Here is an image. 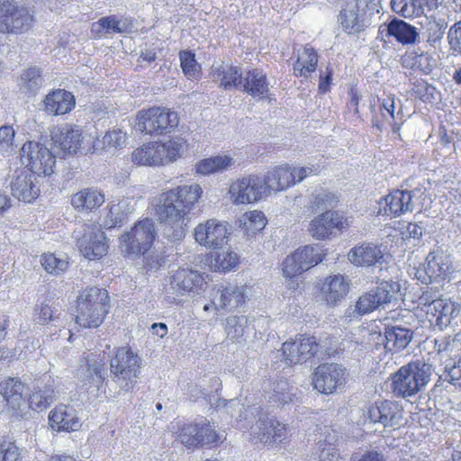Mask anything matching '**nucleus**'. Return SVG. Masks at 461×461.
Listing matches in <instances>:
<instances>
[{"label": "nucleus", "instance_id": "14", "mask_svg": "<svg viewBox=\"0 0 461 461\" xmlns=\"http://www.w3.org/2000/svg\"><path fill=\"white\" fill-rule=\"evenodd\" d=\"M366 416L370 422L379 423L385 429L395 430L405 423L402 407L393 401L375 402L368 407Z\"/></svg>", "mask_w": 461, "mask_h": 461}, {"label": "nucleus", "instance_id": "57", "mask_svg": "<svg viewBox=\"0 0 461 461\" xmlns=\"http://www.w3.org/2000/svg\"><path fill=\"white\" fill-rule=\"evenodd\" d=\"M439 378L448 382L456 390L461 392V357L453 365L446 364L444 373Z\"/></svg>", "mask_w": 461, "mask_h": 461}, {"label": "nucleus", "instance_id": "58", "mask_svg": "<svg viewBox=\"0 0 461 461\" xmlns=\"http://www.w3.org/2000/svg\"><path fill=\"white\" fill-rule=\"evenodd\" d=\"M300 348L295 339L293 341H285L282 346V356L283 360L287 365H298L303 364L304 359H301V354L299 353Z\"/></svg>", "mask_w": 461, "mask_h": 461}, {"label": "nucleus", "instance_id": "21", "mask_svg": "<svg viewBox=\"0 0 461 461\" xmlns=\"http://www.w3.org/2000/svg\"><path fill=\"white\" fill-rule=\"evenodd\" d=\"M247 285H218L213 288L211 297L214 309L217 311H232L242 306L248 298Z\"/></svg>", "mask_w": 461, "mask_h": 461}, {"label": "nucleus", "instance_id": "63", "mask_svg": "<svg viewBox=\"0 0 461 461\" xmlns=\"http://www.w3.org/2000/svg\"><path fill=\"white\" fill-rule=\"evenodd\" d=\"M21 453L14 441L4 438L0 442V461H20Z\"/></svg>", "mask_w": 461, "mask_h": 461}, {"label": "nucleus", "instance_id": "44", "mask_svg": "<svg viewBox=\"0 0 461 461\" xmlns=\"http://www.w3.org/2000/svg\"><path fill=\"white\" fill-rule=\"evenodd\" d=\"M339 203L338 196L327 190H320L312 194L309 210L312 213L332 211Z\"/></svg>", "mask_w": 461, "mask_h": 461}, {"label": "nucleus", "instance_id": "8", "mask_svg": "<svg viewBox=\"0 0 461 461\" xmlns=\"http://www.w3.org/2000/svg\"><path fill=\"white\" fill-rule=\"evenodd\" d=\"M138 128L149 135H164L173 131L178 125L176 112L160 106L142 109L137 113Z\"/></svg>", "mask_w": 461, "mask_h": 461}, {"label": "nucleus", "instance_id": "34", "mask_svg": "<svg viewBox=\"0 0 461 461\" xmlns=\"http://www.w3.org/2000/svg\"><path fill=\"white\" fill-rule=\"evenodd\" d=\"M410 195L408 191L394 190L380 202V212L386 215L398 217L410 212Z\"/></svg>", "mask_w": 461, "mask_h": 461}, {"label": "nucleus", "instance_id": "61", "mask_svg": "<svg viewBox=\"0 0 461 461\" xmlns=\"http://www.w3.org/2000/svg\"><path fill=\"white\" fill-rule=\"evenodd\" d=\"M196 424L198 425L197 439L199 441V447L218 443L220 437L212 425L209 422Z\"/></svg>", "mask_w": 461, "mask_h": 461}, {"label": "nucleus", "instance_id": "3", "mask_svg": "<svg viewBox=\"0 0 461 461\" xmlns=\"http://www.w3.org/2000/svg\"><path fill=\"white\" fill-rule=\"evenodd\" d=\"M187 149L182 138H174L166 142L150 141L135 149L131 160L137 166L158 167L176 161Z\"/></svg>", "mask_w": 461, "mask_h": 461}, {"label": "nucleus", "instance_id": "15", "mask_svg": "<svg viewBox=\"0 0 461 461\" xmlns=\"http://www.w3.org/2000/svg\"><path fill=\"white\" fill-rule=\"evenodd\" d=\"M80 253L90 260L103 258L108 250L107 238L96 224H85L80 236H76Z\"/></svg>", "mask_w": 461, "mask_h": 461}, {"label": "nucleus", "instance_id": "30", "mask_svg": "<svg viewBox=\"0 0 461 461\" xmlns=\"http://www.w3.org/2000/svg\"><path fill=\"white\" fill-rule=\"evenodd\" d=\"M262 179L266 183L267 193L270 191H283L295 185V175L288 165H281L270 168Z\"/></svg>", "mask_w": 461, "mask_h": 461}, {"label": "nucleus", "instance_id": "40", "mask_svg": "<svg viewBox=\"0 0 461 461\" xmlns=\"http://www.w3.org/2000/svg\"><path fill=\"white\" fill-rule=\"evenodd\" d=\"M234 160L227 155H219L202 159L196 164V172L207 176L217 172H222L232 166Z\"/></svg>", "mask_w": 461, "mask_h": 461}, {"label": "nucleus", "instance_id": "28", "mask_svg": "<svg viewBox=\"0 0 461 461\" xmlns=\"http://www.w3.org/2000/svg\"><path fill=\"white\" fill-rule=\"evenodd\" d=\"M451 269V260L449 256L444 254L443 252H430L426 259V266L424 268V272L426 276L421 277L420 276L418 278L422 282H429L437 281L438 279H445Z\"/></svg>", "mask_w": 461, "mask_h": 461}, {"label": "nucleus", "instance_id": "11", "mask_svg": "<svg viewBox=\"0 0 461 461\" xmlns=\"http://www.w3.org/2000/svg\"><path fill=\"white\" fill-rule=\"evenodd\" d=\"M21 158L32 174L50 176L56 164V158L43 144L28 141L21 149Z\"/></svg>", "mask_w": 461, "mask_h": 461}, {"label": "nucleus", "instance_id": "53", "mask_svg": "<svg viewBox=\"0 0 461 461\" xmlns=\"http://www.w3.org/2000/svg\"><path fill=\"white\" fill-rule=\"evenodd\" d=\"M123 30L122 23L114 15L102 17L92 25V32L96 34L120 33L122 32Z\"/></svg>", "mask_w": 461, "mask_h": 461}, {"label": "nucleus", "instance_id": "51", "mask_svg": "<svg viewBox=\"0 0 461 461\" xmlns=\"http://www.w3.org/2000/svg\"><path fill=\"white\" fill-rule=\"evenodd\" d=\"M41 263L48 273L56 276L63 274L69 266L67 258H59L52 253L43 254Z\"/></svg>", "mask_w": 461, "mask_h": 461}, {"label": "nucleus", "instance_id": "29", "mask_svg": "<svg viewBox=\"0 0 461 461\" xmlns=\"http://www.w3.org/2000/svg\"><path fill=\"white\" fill-rule=\"evenodd\" d=\"M240 89L253 98L259 100L267 98L269 92V84L266 74L258 68L249 69L243 74Z\"/></svg>", "mask_w": 461, "mask_h": 461}, {"label": "nucleus", "instance_id": "25", "mask_svg": "<svg viewBox=\"0 0 461 461\" xmlns=\"http://www.w3.org/2000/svg\"><path fill=\"white\" fill-rule=\"evenodd\" d=\"M429 309L431 312L427 320L439 330L448 327L460 313V305L449 299L439 298Z\"/></svg>", "mask_w": 461, "mask_h": 461}, {"label": "nucleus", "instance_id": "47", "mask_svg": "<svg viewBox=\"0 0 461 461\" xmlns=\"http://www.w3.org/2000/svg\"><path fill=\"white\" fill-rule=\"evenodd\" d=\"M426 25V41L431 47H436L440 43L447 28V23L444 18L434 17L427 18Z\"/></svg>", "mask_w": 461, "mask_h": 461}, {"label": "nucleus", "instance_id": "10", "mask_svg": "<svg viewBox=\"0 0 461 461\" xmlns=\"http://www.w3.org/2000/svg\"><path fill=\"white\" fill-rule=\"evenodd\" d=\"M33 17L28 8L15 0H0V32L22 34L32 25Z\"/></svg>", "mask_w": 461, "mask_h": 461}, {"label": "nucleus", "instance_id": "62", "mask_svg": "<svg viewBox=\"0 0 461 461\" xmlns=\"http://www.w3.org/2000/svg\"><path fill=\"white\" fill-rule=\"evenodd\" d=\"M198 425L194 424H184L179 432V439L182 444L186 447H199L198 441Z\"/></svg>", "mask_w": 461, "mask_h": 461}, {"label": "nucleus", "instance_id": "1", "mask_svg": "<svg viewBox=\"0 0 461 461\" xmlns=\"http://www.w3.org/2000/svg\"><path fill=\"white\" fill-rule=\"evenodd\" d=\"M203 194L198 184L178 185L163 191L155 204V215L163 236L170 242L182 240L186 234L189 214Z\"/></svg>", "mask_w": 461, "mask_h": 461}, {"label": "nucleus", "instance_id": "13", "mask_svg": "<svg viewBox=\"0 0 461 461\" xmlns=\"http://www.w3.org/2000/svg\"><path fill=\"white\" fill-rule=\"evenodd\" d=\"M348 372L336 363H326L317 366L312 376V385L321 393L331 394L347 383Z\"/></svg>", "mask_w": 461, "mask_h": 461}, {"label": "nucleus", "instance_id": "54", "mask_svg": "<svg viewBox=\"0 0 461 461\" xmlns=\"http://www.w3.org/2000/svg\"><path fill=\"white\" fill-rule=\"evenodd\" d=\"M392 11L405 19L420 18L414 0H391Z\"/></svg>", "mask_w": 461, "mask_h": 461}, {"label": "nucleus", "instance_id": "5", "mask_svg": "<svg viewBox=\"0 0 461 461\" xmlns=\"http://www.w3.org/2000/svg\"><path fill=\"white\" fill-rule=\"evenodd\" d=\"M431 375L432 366L424 359L411 361L393 375V393L402 398L413 396L427 385Z\"/></svg>", "mask_w": 461, "mask_h": 461}, {"label": "nucleus", "instance_id": "16", "mask_svg": "<svg viewBox=\"0 0 461 461\" xmlns=\"http://www.w3.org/2000/svg\"><path fill=\"white\" fill-rule=\"evenodd\" d=\"M228 194L234 204L255 203L267 194L266 183L258 176L242 177L230 184Z\"/></svg>", "mask_w": 461, "mask_h": 461}, {"label": "nucleus", "instance_id": "6", "mask_svg": "<svg viewBox=\"0 0 461 461\" xmlns=\"http://www.w3.org/2000/svg\"><path fill=\"white\" fill-rule=\"evenodd\" d=\"M141 358L129 347H122L116 350L110 361V371L113 381L121 390L130 392L138 383L140 375Z\"/></svg>", "mask_w": 461, "mask_h": 461}, {"label": "nucleus", "instance_id": "20", "mask_svg": "<svg viewBox=\"0 0 461 461\" xmlns=\"http://www.w3.org/2000/svg\"><path fill=\"white\" fill-rule=\"evenodd\" d=\"M230 232L226 222L210 219L194 228L195 241L208 249H219L226 242Z\"/></svg>", "mask_w": 461, "mask_h": 461}, {"label": "nucleus", "instance_id": "4", "mask_svg": "<svg viewBox=\"0 0 461 461\" xmlns=\"http://www.w3.org/2000/svg\"><path fill=\"white\" fill-rule=\"evenodd\" d=\"M109 295L96 286L84 289L77 301L76 323L82 328H97L108 312Z\"/></svg>", "mask_w": 461, "mask_h": 461}, {"label": "nucleus", "instance_id": "32", "mask_svg": "<svg viewBox=\"0 0 461 461\" xmlns=\"http://www.w3.org/2000/svg\"><path fill=\"white\" fill-rule=\"evenodd\" d=\"M52 140L64 153H77L84 140L82 131L78 126L65 125L57 130Z\"/></svg>", "mask_w": 461, "mask_h": 461}, {"label": "nucleus", "instance_id": "33", "mask_svg": "<svg viewBox=\"0 0 461 461\" xmlns=\"http://www.w3.org/2000/svg\"><path fill=\"white\" fill-rule=\"evenodd\" d=\"M24 384L18 378L9 377L0 383V393L5 404L13 411L21 410L25 403Z\"/></svg>", "mask_w": 461, "mask_h": 461}, {"label": "nucleus", "instance_id": "36", "mask_svg": "<svg viewBox=\"0 0 461 461\" xmlns=\"http://www.w3.org/2000/svg\"><path fill=\"white\" fill-rule=\"evenodd\" d=\"M44 105L46 112L50 114H65L74 108L75 99L70 92L58 89L46 95Z\"/></svg>", "mask_w": 461, "mask_h": 461}, {"label": "nucleus", "instance_id": "46", "mask_svg": "<svg viewBox=\"0 0 461 461\" xmlns=\"http://www.w3.org/2000/svg\"><path fill=\"white\" fill-rule=\"evenodd\" d=\"M34 312V321L39 324L44 325L49 321H59L60 312L50 299L44 298L37 303Z\"/></svg>", "mask_w": 461, "mask_h": 461}, {"label": "nucleus", "instance_id": "39", "mask_svg": "<svg viewBox=\"0 0 461 461\" xmlns=\"http://www.w3.org/2000/svg\"><path fill=\"white\" fill-rule=\"evenodd\" d=\"M317 65V51L312 47L306 45L299 52L297 59L294 64V75L297 77L307 78L311 73L316 70Z\"/></svg>", "mask_w": 461, "mask_h": 461}, {"label": "nucleus", "instance_id": "56", "mask_svg": "<svg viewBox=\"0 0 461 461\" xmlns=\"http://www.w3.org/2000/svg\"><path fill=\"white\" fill-rule=\"evenodd\" d=\"M435 349L441 359L451 358L459 350V343L451 337H441L435 339Z\"/></svg>", "mask_w": 461, "mask_h": 461}, {"label": "nucleus", "instance_id": "50", "mask_svg": "<svg viewBox=\"0 0 461 461\" xmlns=\"http://www.w3.org/2000/svg\"><path fill=\"white\" fill-rule=\"evenodd\" d=\"M296 388L290 386L287 381L280 380L275 385L269 402L278 405L293 402L295 398V393L294 392Z\"/></svg>", "mask_w": 461, "mask_h": 461}, {"label": "nucleus", "instance_id": "12", "mask_svg": "<svg viewBox=\"0 0 461 461\" xmlns=\"http://www.w3.org/2000/svg\"><path fill=\"white\" fill-rule=\"evenodd\" d=\"M156 238L155 224L146 218L136 223L130 232L121 237V243L128 255L144 254Z\"/></svg>", "mask_w": 461, "mask_h": 461}, {"label": "nucleus", "instance_id": "37", "mask_svg": "<svg viewBox=\"0 0 461 461\" xmlns=\"http://www.w3.org/2000/svg\"><path fill=\"white\" fill-rule=\"evenodd\" d=\"M104 203V194L96 188H85L73 194L71 204L77 212H92Z\"/></svg>", "mask_w": 461, "mask_h": 461}, {"label": "nucleus", "instance_id": "52", "mask_svg": "<svg viewBox=\"0 0 461 461\" xmlns=\"http://www.w3.org/2000/svg\"><path fill=\"white\" fill-rule=\"evenodd\" d=\"M179 59L183 73L188 78H199L201 66L195 59V55L190 50H183L179 53Z\"/></svg>", "mask_w": 461, "mask_h": 461}, {"label": "nucleus", "instance_id": "35", "mask_svg": "<svg viewBox=\"0 0 461 461\" xmlns=\"http://www.w3.org/2000/svg\"><path fill=\"white\" fill-rule=\"evenodd\" d=\"M348 291L349 283L339 274L327 276L321 286L324 299L330 305H336L348 294Z\"/></svg>", "mask_w": 461, "mask_h": 461}, {"label": "nucleus", "instance_id": "24", "mask_svg": "<svg viewBox=\"0 0 461 461\" xmlns=\"http://www.w3.org/2000/svg\"><path fill=\"white\" fill-rule=\"evenodd\" d=\"M49 422L56 431H76L81 427V421L75 408L66 404H59L50 411Z\"/></svg>", "mask_w": 461, "mask_h": 461}, {"label": "nucleus", "instance_id": "27", "mask_svg": "<svg viewBox=\"0 0 461 461\" xmlns=\"http://www.w3.org/2000/svg\"><path fill=\"white\" fill-rule=\"evenodd\" d=\"M385 26L386 35L394 38L403 46L415 45L420 41L418 29L400 18H393Z\"/></svg>", "mask_w": 461, "mask_h": 461}, {"label": "nucleus", "instance_id": "7", "mask_svg": "<svg viewBox=\"0 0 461 461\" xmlns=\"http://www.w3.org/2000/svg\"><path fill=\"white\" fill-rule=\"evenodd\" d=\"M399 285L395 282H381L375 287L362 294L355 305L347 309V317L359 318L390 303L393 294L399 291Z\"/></svg>", "mask_w": 461, "mask_h": 461}, {"label": "nucleus", "instance_id": "48", "mask_svg": "<svg viewBox=\"0 0 461 461\" xmlns=\"http://www.w3.org/2000/svg\"><path fill=\"white\" fill-rule=\"evenodd\" d=\"M21 89L35 93L42 86L41 69L37 67H32L24 70L20 77L18 83Z\"/></svg>", "mask_w": 461, "mask_h": 461}, {"label": "nucleus", "instance_id": "9", "mask_svg": "<svg viewBox=\"0 0 461 461\" xmlns=\"http://www.w3.org/2000/svg\"><path fill=\"white\" fill-rule=\"evenodd\" d=\"M323 258V251L319 245L301 247L287 256L282 263V270L285 277L291 281L289 288L295 289L298 286V284L292 280L294 277L318 265Z\"/></svg>", "mask_w": 461, "mask_h": 461}, {"label": "nucleus", "instance_id": "64", "mask_svg": "<svg viewBox=\"0 0 461 461\" xmlns=\"http://www.w3.org/2000/svg\"><path fill=\"white\" fill-rule=\"evenodd\" d=\"M447 39L450 50L461 56V20L449 28Z\"/></svg>", "mask_w": 461, "mask_h": 461}, {"label": "nucleus", "instance_id": "2", "mask_svg": "<svg viewBox=\"0 0 461 461\" xmlns=\"http://www.w3.org/2000/svg\"><path fill=\"white\" fill-rule=\"evenodd\" d=\"M240 401L231 399L226 404V411L231 416H234L232 411H238L236 417L238 423H240V429L250 427L251 440L257 444L261 443L265 446H274L285 442L288 438V426L275 418H270L262 412L258 405L240 408ZM244 405L242 404V407Z\"/></svg>", "mask_w": 461, "mask_h": 461}, {"label": "nucleus", "instance_id": "49", "mask_svg": "<svg viewBox=\"0 0 461 461\" xmlns=\"http://www.w3.org/2000/svg\"><path fill=\"white\" fill-rule=\"evenodd\" d=\"M248 326V318L241 316H230L226 319L225 330L227 337L236 342H240Z\"/></svg>", "mask_w": 461, "mask_h": 461}, {"label": "nucleus", "instance_id": "41", "mask_svg": "<svg viewBox=\"0 0 461 461\" xmlns=\"http://www.w3.org/2000/svg\"><path fill=\"white\" fill-rule=\"evenodd\" d=\"M127 199L120 201L116 204L110 207L107 219L104 222V226L112 229L122 224L127 216L133 211V206L130 204Z\"/></svg>", "mask_w": 461, "mask_h": 461}, {"label": "nucleus", "instance_id": "43", "mask_svg": "<svg viewBox=\"0 0 461 461\" xmlns=\"http://www.w3.org/2000/svg\"><path fill=\"white\" fill-rule=\"evenodd\" d=\"M339 21L343 30L348 34L358 33L364 29L363 19L358 14L357 5L343 9L339 14Z\"/></svg>", "mask_w": 461, "mask_h": 461}, {"label": "nucleus", "instance_id": "60", "mask_svg": "<svg viewBox=\"0 0 461 461\" xmlns=\"http://www.w3.org/2000/svg\"><path fill=\"white\" fill-rule=\"evenodd\" d=\"M410 195V212L413 211L421 212L430 203V198L426 194V189L422 187L408 191Z\"/></svg>", "mask_w": 461, "mask_h": 461}, {"label": "nucleus", "instance_id": "42", "mask_svg": "<svg viewBox=\"0 0 461 461\" xmlns=\"http://www.w3.org/2000/svg\"><path fill=\"white\" fill-rule=\"evenodd\" d=\"M126 133L120 129L108 131L102 138L94 141L95 149L117 150L125 146Z\"/></svg>", "mask_w": 461, "mask_h": 461}, {"label": "nucleus", "instance_id": "23", "mask_svg": "<svg viewBox=\"0 0 461 461\" xmlns=\"http://www.w3.org/2000/svg\"><path fill=\"white\" fill-rule=\"evenodd\" d=\"M384 256L381 245L367 241L357 244L348 253L349 262L356 267H361L382 265Z\"/></svg>", "mask_w": 461, "mask_h": 461}, {"label": "nucleus", "instance_id": "18", "mask_svg": "<svg viewBox=\"0 0 461 461\" xmlns=\"http://www.w3.org/2000/svg\"><path fill=\"white\" fill-rule=\"evenodd\" d=\"M84 364L77 369V377L86 390L91 387L99 389L105 379L104 353H87L84 357Z\"/></svg>", "mask_w": 461, "mask_h": 461}, {"label": "nucleus", "instance_id": "38", "mask_svg": "<svg viewBox=\"0 0 461 461\" xmlns=\"http://www.w3.org/2000/svg\"><path fill=\"white\" fill-rule=\"evenodd\" d=\"M412 339V331L398 325L386 326L384 330V348L388 351L398 352L404 349Z\"/></svg>", "mask_w": 461, "mask_h": 461}, {"label": "nucleus", "instance_id": "22", "mask_svg": "<svg viewBox=\"0 0 461 461\" xmlns=\"http://www.w3.org/2000/svg\"><path fill=\"white\" fill-rule=\"evenodd\" d=\"M11 191L13 196L19 201L32 202L40 194L36 175L26 167L16 169L11 181Z\"/></svg>", "mask_w": 461, "mask_h": 461}, {"label": "nucleus", "instance_id": "55", "mask_svg": "<svg viewBox=\"0 0 461 461\" xmlns=\"http://www.w3.org/2000/svg\"><path fill=\"white\" fill-rule=\"evenodd\" d=\"M419 17H434L445 8L444 0H414Z\"/></svg>", "mask_w": 461, "mask_h": 461}, {"label": "nucleus", "instance_id": "45", "mask_svg": "<svg viewBox=\"0 0 461 461\" xmlns=\"http://www.w3.org/2000/svg\"><path fill=\"white\" fill-rule=\"evenodd\" d=\"M240 222L244 233L252 237L266 227L267 220L262 212L255 210L246 212Z\"/></svg>", "mask_w": 461, "mask_h": 461}, {"label": "nucleus", "instance_id": "19", "mask_svg": "<svg viewBox=\"0 0 461 461\" xmlns=\"http://www.w3.org/2000/svg\"><path fill=\"white\" fill-rule=\"evenodd\" d=\"M350 224L351 221L348 217L337 211H328L312 220L309 230L313 238L323 240L330 238L334 230L343 231Z\"/></svg>", "mask_w": 461, "mask_h": 461}, {"label": "nucleus", "instance_id": "31", "mask_svg": "<svg viewBox=\"0 0 461 461\" xmlns=\"http://www.w3.org/2000/svg\"><path fill=\"white\" fill-rule=\"evenodd\" d=\"M211 75L213 81L219 82L220 87L224 90L240 89L243 73L238 66L224 63L212 66Z\"/></svg>", "mask_w": 461, "mask_h": 461}, {"label": "nucleus", "instance_id": "17", "mask_svg": "<svg viewBox=\"0 0 461 461\" xmlns=\"http://www.w3.org/2000/svg\"><path fill=\"white\" fill-rule=\"evenodd\" d=\"M206 285L203 275L190 267H179L170 273L169 291L176 295L199 294Z\"/></svg>", "mask_w": 461, "mask_h": 461}, {"label": "nucleus", "instance_id": "59", "mask_svg": "<svg viewBox=\"0 0 461 461\" xmlns=\"http://www.w3.org/2000/svg\"><path fill=\"white\" fill-rule=\"evenodd\" d=\"M296 339L301 350V359H304L305 362L318 352L320 346L315 337L300 335Z\"/></svg>", "mask_w": 461, "mask_h": 461}, {"label": "nucleus", "instance_id": "26", "mask_svg": "<svg viewBox=\"0 0 461 461\" xmlns=\"http://www.w3.org/2000/svg\"><path fill=\"white\" fill-rule=\"evenodd\" d=\"M56 399L54 380L45 377L32 389L28 397V405L33 411L47 409Z\"/></svg>", "mask_w": 461, "mask_h": 461}]
</instances>
